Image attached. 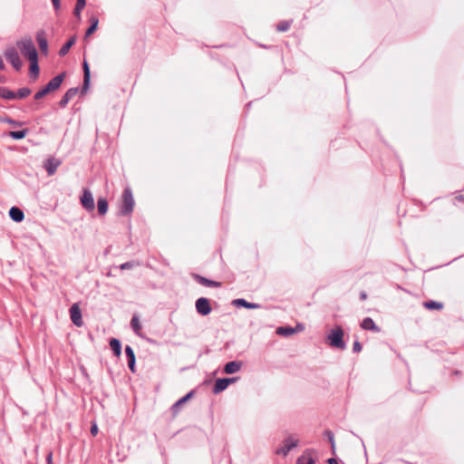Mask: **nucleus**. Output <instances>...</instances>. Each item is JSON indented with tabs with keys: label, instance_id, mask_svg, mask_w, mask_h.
Instances as JSON below:
<instances>
[{
	"label": "nucleus",
	"instance_id": "nucleus-13",
	"mask_svg": "<svg viewBox=\"0 0 464 464\" xmlns=\"http://www.w3.org/2000/svg\"><path fill=\"white\" fill-rule=\"evenodd\" d=\"M82 69H83V85H82V92H86L90 87V81H91V72L90 67L86 60L83 61L82 63Z\"/></svg>",
	"mask_w": 464,
	"mask_h": 464
},
{
	"label": "nucleus",
	"instance_id": "nucleus-36",
	"mask_svg": "<svg viewBox=\"0 0 464 464\" xmlns=\"http://www.w3.org/2000/svg\"><path fill=\"white\" fill-rule=\"evenodd\" d=\"M136 266V263L133 262V261H130V262H125L123 264H121L120 266V268L121 270H124V269H130V268H133L134 266Z\"/></svg>",
	"mask_w": 464,
	"mask_h": 464
},
{
	"label": "nucleus",
	"instance_id": "nucleus-43",
	"mask_svg": "<svg viewBox=\"0 0 464 464\" xmlns=\"http://www.w3.org/2000/svg\"><path fill=\"white\" fill-rule=\"evenodd\" d=\"M327 463L328 464H338V461L334 458H330L327 459Z\"/></svg>",
	"mask_w": 464,
	"mask_h": 464
},
{
	"label": "nucleus",
	"instance_id": "nucleus-32",
	"mask_svg": "<svg viewBox=\"0 0 464 464\" xmlns=\"http://www.w3.org/2000/svg\"><path fill=\"white\" fill-rule=\"evenodd\" d=\"M324 435L327 437L329 442L331 443V449L333 451V454L335 453V441H334V435L332 430H325Z\"/></svg>",
	"mask_w": 464,
	"mask_h": 464
},
{
	"label": "nucleus",
	"instance_id": "nucleus-1",
	"mask_svg": "<svg viewBox=\"0 0 464 464\" xmlns=\"http://www.w3.org/2000/svg\"><path fill=\"white\" fill-rule=\"evenodd\" d=\"M16 46L21 52V53L29 61L38 58L37 50L33 40L30 37H26L17 41Z\"/></svg>",
	"mask_w": 464,
	"mask_h": 464
},
{
	"label": "nucleus",
	"instance_id": "nucleus-7",
	"mask_svg": "<svg viewBox=\"0 0 464 464\" xmlns=\"http://www.w3.org/2000/svg\"><path fill=\"white\" fill-rule=\"evenodd\" d=\"M238 380V377H231V378H219L216 381L215 385L213 387V393L218 394L221 392L225 391L227 386Z\"/></svg>",
	"mask_w": 464,
	"mask_h": 464
},
{
	"label": "nucleus",
	"instance_id": "nucleus-19",
	"mask_svg": "<svg viewBox=\"0 0 464 464\" xmlns=\"http://www.w3.org/2000/svg\"><path fill=\"white\" fill-rule=\"evenodd\" d=\"M9 216L11 219L14 222H21L24 218V214L23 210H21L17 207H12L9 210Z\"/></svg>",
	"mask_w": 464,
	"mask_h": 464
},
{
	"label": "nucleus",
	"instance_id": "nucleus-29",
	"mask_svg": "<svg viewBox=\"0 0 464 464\" xmlns=\"http://www.w3.org/2000/svg\"><path fill=\"white\" fill-rule=\"evenodd\" d=\"M423 305L430 310H440L443 307V304L437 301H427L423 303Z\"/></svg>",
	"mask_w": 464,
	"mask_h": 464
},
{
	"label": "nucleus",
	"instance_id": "nucleus-26",
	"mask_svg": "<svg viewBox=\"0 0 464 464\" xmlns=\"http://www.w3.org/2000/svg\"><path fill=\"white\" fill-rule=\"evenodd\" d=\"M110 346L111 350L113 351V353L119 357L121 353V343L120 340L116 338H112L110 342Z\"/></svg>",
	"mask_w": 464,
	"mask_h": 464
},
{
	"label": "nucleus",
	"instance_id": "nucleus-40",
	"mask_svg": "<svg viewBox=\"0 0 464 464\" xmlns=\"http://www.w3.org/2000/svg\"><path fill=\"white\" fill-rule=\"evenodd\" d=\"M52 3H53V8L55 11L60 10V8H61V1L60 0H52Z\"/></svg>",
	"mask_w": 464,
	"mask_h": 464
},
{
	"label": "nucleus",
	"instance_id": "nucleus-49",
	"mask_svg": "<svg viewBox=\"0 0 464 464\" xmlns=\"http://www.w3.org/2000/svg\"><path fill=\"white\" fill-rule=\"evenodd\" d=\"M300 464H303V461H301Z\"/></svg>",
	"mask_w": 464,
	"mask_h": 464
},
{
	"label": "nucleus",
	"instance_id": "nucleus-22",
	"mask_svg": "<svg viewBox=\"0 0 464 464\" xmlns=\"http://www.w3.org/2000/svg\"><path fill=\"white\" fill-rule=\"evenodd\" d=\"M98 212L104 216L108 212V201L104 198H99L97 201Z\"/></svg>",
	"mask_w": 464,
	"mask_h": 464
},
{
	"label": "nucleus",
	"instance_id": "nucleus-47",
	"mask_svg": "<svg viewBox=\"0 0 464 464\" xmlns=\"http://www.w3.org/2000/svg\"><path fill=\"white\" fill-rule=\"evenodd\" d=\"M456 199L462 201V200H464V196H462V195L457 196Z\"/></svg>",
	"mask_w": 464,
	"mask_h": 464
},
{
	"label": "nucleus",
	"instance_id": "nucleus-28",
	"mask_svg": "<svg viewBox=\"0 0 464 464\" xmlns=\"http://www.w3.org/2000/svg\"><path fill=\"white\" fill-rule=\"evenodd\" d=\"M30 74L34 76V78H37L39 75V65H38V58L30 61Z\"/></svg>",
	"mask_w": 464,
	"mask_h": 464
},
{
	"label": "nucleus",
	"instance_id": "nucleus-46",
	"mask_svg": "<svg viewBox=\"0 0 464 464\" xmlns=\"http://www.w3.org/2000/svg\"><path fill=\"white\" fill-rule=\"evenodd\" d=\"M360 297L362 300H365L367 298L366 293H364V292L361 293Z\"/></svg>",
	"mask_w": 464,
	"mask_h": 464
},
{
	"label": "nucleus",
	"instance_id": "nucleus-27",
	"mask_svg": "<svg viewBox=\"0 0 464 464\" xmlns=\"http://www.w3.org/2000/svg\"><path fill=\"white\" fill-rule=\"evenodd\" d=\"M75 43V37H72L69 39L59 50V55L64 56L69 52L70 48L72 46V44Z\"/></svg>",
	"mask_w": 464,
	"mask_h": 464
},
{
	"label": "nucleus",
	"instance_id": "nucleus-44",
	"mask_svg": "<svg viewBox=\"0 0 464 464\" xmlns=\"http://www.w3.org/2000/svg\"><path fill=\"white\" fill-rule=\"evenodd\" d=\"M294 329H297V332L304 330V325L302 324H297Z\"/></svg>",
	"mask_w": 464,
	"mask_h": 464
},
{
	"label": "nucleus",
	"instance_id": "nucleus-15",
	"mask_svg": "<svg viewBox=\"0 0 464 464\" xmlns=\"http://www.w3.org/2000/svg\"><path fill=\"white\" fill-rule=\"evenodd\" d=\"M242 364L243 363L240 361L228 362L224 367V372L227 374L236 373L241 369Z\"/></svg>",
	"mask_w": 464,
	"mask_h": 464
},
{
	"label": "nucleus",
	"instance_id": "nucleus-30",
	"mask_svg": "<svg viewBox=\"0 0 464 464\" xmlns=\"http://www.w3.org/2000/svg\"><path fill=\"white\" fill-rule=\"evenodd\" d=\"M27 132L28 130L24 129L21 130L10 131L8 135L14 140H22L26 136Z\"/></svg>",
	"mask_w": 464,
	"mask_h": 464
},
{
	"label": "nucleus",
	"instance_id": "nucleus-11",
	"mask_svg": "<svg viewBox=\"0 0 464 464\" xmlns=\"http://www.w3.org/2000/svg\"><path fill=\"white\" fill-rule=\"evenodd\" d=\"M61 161L55 158H49L44 162V169H46L49 176L55 173L57 168L60 166Z\"/></svg>",
	"mask_w": 464,
	"mask_h": 464
},
{
	"label": "nucleus",
	"instance_id": "nucleus-20",
	"mask_svg": "<svg viewBox=\"0 0 464 464\" xmlns=\"http://www.w3.org/2000/svg\"><path fill=\"white\" fill-rule=\"evenodd\" d=\"M130 326L133 330V332L140 337H141V334H140V331H141V324L140 323V319L138 317V315H133L132 318H131V321H130Z\"/></svg>",
	"mask_w": 464,
	"mask_h": 464
},
{
	"label": "nucleus",
	"instance_id": "nucleus-17",
	"mask_svg": "<svg viewBox=\"0 0 464 464\" xmlns=\"http://www.w3.org/2000/svg\"><path fill=\"white\" fill-rule=\"evenodd\" d=\"M361 327L364 330L372 331L374 333H379L381 331L380 327L375 324L374 321L371 317L364 318L361 323Z\"/></svg>",
	"mask_w": 464,
	"mask_h": 464
},
{
	"label": "nucleus",
	"instance_id": "nucleus-16",
	"mask_svg": "<svg viewBox=\"0 0 464 464\" xmlns=\"http://www.w3.org/2000/svg\"><path fill=\"white\" fill-rule=\"evenodd\" d=\"M36 40L41 52L46 54L48 53V42L44 36V32L43 30L37 32Z\"/></svg>",
	"mask_w": 464,
	"mask_h": 464
},
{
	"label": "nucleus",
	"instance_id": "nucleus-3",
	"mask_svg": "<svg viewBox=\"0 0 464 464\" xmlns=\"http://www.w3.org/2000/svg\"><path fill=\"white\" fill-rule=\"evenodd\" d=\"M134 208V198L130 188H124L122 193V202L120 207V215H130Z\"/></svg>",
	"mask_w": 464,
	"mask_h": 464
},
{
	"label": "nucleus",
	"instance_id": "nucleus-41",
	"mask_svg": "<svg viewBox=\"0 0 464 464\" xmlns=\"http://www.w3.org/2000/svg\"><path fill=\"white\" fill-rule=\"evenodd\" d=\"M91 433L92 435L95 436L97 433H98V426L97 424H92V426L91 427Z\"/></svg>",
	"mask_w": 464,
	"mask_h": 464
},
{
	"label": "nucleus",
	"instance_id": "nucleus-14",
	"mask_svg": "<svg viewBox=\"0 0 464 464\" xmlns=\"http://www.w3.org/2000/svg\"><path fill=\"white\" fill-rule=\"evenodd\" d=\"M79 89L77 87L70 88L63 96L59 102V105L64 108L68 102L78 93Z\"/></svg>",
	"mask_w": 464,
	"mask_h": 464
},
{
	"label": "nucleus",
	"instance_id": "nucleus-38",
	"mask_svg": "<svg viewBox=\"0 0 464 464\" xmlns=\"http://www.w3.org/2000/svg\"><path fill=\"white\" fill-rule=\"evenodd\" d=\"M304 456L299 457V458L297 459V460H296V463H295V464H300V462H301V461H304ZM305 464H315V461H314V459L313 458H309V459H307V461H306V463H305Z\"/></svg>",
	"mask_w": 464,
	"mask_h": 464
},
{
	"label": "nucleus",
	"instance_id": "nucleus-34",
	"mask_svg": "<svg viewBox=\"0 0 464 464\" xmlns=\"http://www.w3.org/2000/svg\"><path fill=\"white\" fill-rule=\"evenodd\" d=\"M30 93H31V89H29L27 87H24V88L19 89L15 94H16V98L23 99V98H25L26 96H28Z\"/></svg>",
	"mask_w": 464,
	"mask_h": 464
},
{
	"label": "nucleus",
	"instance_id": "nucleus-23",
	"mask_svg": "<svg viewBox=\"0 0 464 464\" xmlns=\"http://www.w3.org/2000/svg\"><path fill=\"white\" fill-rule=\"evenodd\" d=\"M276 334L283 336H290L295 333H297V329H294L290 326H280L276 329Z\"/></svg>",
	"mask_w": 464,
	"mask_h": 464
},
{
	"label": "nucleus",
	"instance_id": "nucleus-10",
	"mask_svg": "<svg viewBox=\"0 0 464 464\" xmlns=\"http://www.w3.org/2000/svg\"><path fill=\"white\" fill-rule=\"evenodd\" d=\"M70 314H71V319L72 322L76 326H82L83 324L82 318V313L79 305L77 304H73L70 308Z\"/></svg>",
	"mask_w": 464,
	"mask_h": 464
},
{
	"label": "nucleus",
	"instance_id": "nucleus-12",
	"mask_svg": "<svg viewBox=\"0 0 464 464\" xmlns=\"http://www.w3.org/2000/svg\"><path fill=\"white\" fill-rule=\"evenodd\" d=\"M193 277L198 284L207 287H219L221 285L219 282L210 280L198 274H194Z\"/></svg>",
	"mask_w": 464,
	"mask_h": 464
},
{
	"label": "nucleus",
	"instance_id": "nucleus-4",
	"mask_svg": "<svg viewBox=\"0 0 464 464\" xmlns=\"http://www.w3.org/2000/svg\"><path fill=\"white\" fill-rule=\"evenodd\" d=\"M64 76H65V73L62 72V73L56 75L55 77H53V79H51V81L42 90L38 91L34 94V99L40 100L44 95H46L48 92L59 89V87L61 86V84L64 79Z\"/></svg>",
	"mask_w": 464,
	"mask_h": 464
},
{
	"label": "nucleus",
	"instance_id": "nucleus-45",
	"mask_svg": "<svg viewBox=\"0 0 464 464\" xmlns=\"http://www.w3.org/2000/svg\"><path fill=\"white\" fill-rule=\"evenodd\" d=\"M5 63L2 60V58H0V70H5Z\"/></svg>",
	"mask_w": 464,
	"mask_h": 464
},
{
	"label": "nucleus",
	"instance_id": "nucleus-25",
	"mask_svg": "<svg viewBox=\"0 0 464 464\" xmlns=\"http://www.w3.org/2000/svg\"><path fill=\"white\" fill-rule=\"evenodd\" d=\"M0 98L5 100H14L16 99V94L5 87H0Z\"/></svg>",
	"mask_w": 464,
	"mask_h": 464
},
{
	"label": "nucleus",
	"instance_id": "nucleus-6",
	"mask_svg": "<svg viewBox=\"0 0 464 464\" xmlns=\"http://www.w3.org/2000/svg\"><path fill=\"white\" fill-rule=\"evenodd\" d=\"M81 203L85 210L92 212L95 208V203L92 192L84 188L81 197Z\"/></svg>",
	"mask_w": 464,
	"mask_h": 464
},
{
	"label": "nucleus",
	"instance_id": "nucleus-31",
	"mask_svg": "<svg viewBox=\"0 0 464 464\" xmlns=\"http://www.w3.org/2000/svg\"><path fill=\"white\" fill-rule=\"evenodd\" d=\"M85 5H86V1L85 0L77 1L76 5H75L74 10H73V14L78 19L81 18V12L85 7Z\"/></svg>",
	"mask_w": 464,
	"mask_h": 464
},
{
	"label": "nucleus",
	"instance_id": "nucleus-18",
	"mask_svg": "<svg viewBox=\"0 0 464 464\" xmlns=\"http://www.w3.org/2000/svg\"><path fill=\"white\" fill-rule=\"evenodd\" d=\"M232 304L237 307H245L247 309H257L260 307L259 304L256 303H249L244 298L235 299Z\"/></svg>",
	"mask_w": 464,
	"mask_h": 464
},
{
	"label": "nucleus",
	"instance_id": "nucleus-48",
	"mask_svg": "<svg viewBox=\"0 0 464 464\" xmlns=\"http://www.w3.org/2000/svg\"><path fill=\"white\" fill-rule=\"evenodd\" d=\"M51 459H52V454L50 453L48 456V461H51Z\"/></svg>",
	"mask_w": 464,
	"mask_h": 464
},
{
	"label": "nucleus",
	"instance_id": "nucleus-42",
	"mask_svg": "<svg viewBox=\"0 0 464 464\" xmlns=\"http://www.w3.org/2000/svg\"><path fill=\"white\" fill-rule=\"evenodd\" d=\"M5 121L10 123V124H12V125H14V126L21 125V122L15 121H14L12 119H7Z\"/></svg>",
	"mask_w": 464,
	"mask_h": 464
},
{
	"label": "nucleus",
	"instance_id": "nucleus-8",
	"mask_svg": "<svg viewBox=\"0 0 464 464\" xmlns=\"http://www.w3.org/2000/svg\"><path fill=\"white\" fill-rule=\"evenodd\" d=\"M195 307L197 312L203 316L209 314L212 310L210 302L206 297H199L198 299H197Z\"/></svg>",
	"mask_w": 464,
	"mask_h": 464
},
{
	"label": "nucleus",
	"instance_id": "nucleus-33",
	"mask_svg": "<svg viewBox=\"0 0 464 464\" xmlns=\"http://www.w3.org/2000/svg\"><path fill=\"white\" fill-rule=\"evenodd\" d=\"M291 23L292 21H282L277 24L276 30L278 32H286L290 28Z\"/></svg>",
	"mask_w": 464,
	"mask_h": 464
},
{
	"label": "nucleus",
	"instance_id": "nucleus-5",
	"mask_svg": "<svg viewBox=\"0 0 464 464\" xmlns=\"http://www.w3.org/2000/svg\"><path fill=\"white\" fill-rule=\"evenodd\" d=\"M5 57L12 64V66L14 67V69L15 71L21 70V68L23 66V63L20 59L18 51L16 50L15 47H14V46L8 47L5 51Z\"/></svg>",
	"mask_w": 464,
	"mask_h": 464
},
{
	"label": "nucleus",
	"instance_id": "nucleus-9",
	"mask_svg": "<svg viewBox=\"0 0 464 464\" xmlns=\"http://www.w3.org/2000/svg\"><path fill=\"white\" fill-rule=\"evenodd\" d=\"M298 440H295L291 437L287 438L284 441V446L280 449H277L276 453L277 455H282L284 457L287 456L291 450L297 447Z\"/></svg>",
	"mask_w": 464,
	"mask_h": 464
},
{
	"label": "nucleus",
	"instance_id": "nucleus-39",
	"mask_svg": "<svg viewBox=\"0 0 464 464\" xmlns=\"http://www.w3.org/2000/svg\"><path fill=\"white\" fill-rule=\"evenodd\" d=\"M135 362L136 360H128V366L130 368V370L134 372H135Z\"/></svg>",
	"mask_w": 464,
	"mask_h": 464
},
{
	"label": "nucleus",
	"instance_id": "nucleus-35",
	"mask_svg": "<svg viewBox=\"0 0 464 464\" xmlns=\"http://www.w3.org/2000/svg\"><path fill=\"white\" fill-rule=\"evenodd\" d=\"M125 353H126V355L128 357V360H134L135 359L134 351H133V349L130 345H127L125 347Z\"/></svg>",
	"mask_w": 464,
	"mask_h": 464
},
{
	"label": "nucleus",
	"instance_id": "nucleus-37",
	"mask_svg": "<svg viewBox=\"0 0 464 464\" xmlns=\"http://www.w3.org/2000/svg\"><path fill=\"white\" fill-rule=\"evenodd\" d=\"M362 344H361V343L359 341L356 340V341L353 342V351L354 353H360L362 351Z\"/></svg>",
	"mask_w": 464,
	"mask_h": 464
},
{
	"label": "nucleus",
	"instance_id": "nucleus-24",
	"mask_svg": "<svg viewBox=\"0 0 464 464\" xmlns=\"http://www.w3.org/2000/svg\"><path fill=\"white\" fill-rule=\"evenodd\" d=\"M194 392L193 391L187 393L185 396L178 400L173 405H172V411H177L181 405H183L188 400H189L193 396Z\"/></svg>",
	"mask_w": 464,
	"mask_h": 464
},
{
	"label": "nucleus",
	"instance_id": "nucleus-21",
	"mask_svg": "<svg viewBox=\"0 0 464 464\" xmlns=\"http://www.w3.org/2000/svg\"><path fill=\"white\" fill-rule=\"evenodd\" d=\"M90 22H91V25L86 30L85 37L90 36L91 34H92L96 31V29L98 27V24H99V19L95 15H92L90 18Z\"/></svg>",
	"mask_w": 464,
	"mask_h": 464
},
{
	"label": "nucleus",
	"instance_id": "nucleus-2",
	"mask_svg": "<svg viewBox=\"0 0 464 464\" xmlns=\"http://www.w3.org/2000/svg\"><path fill=\"white\" fill-rule=\"evenodd\" d=\"M343 330L341 326L336 325L327 335L326 339L331 347L344 350L346 348V343L343 341Z\"/></svg>",
	"mask_w": 464,
	"mask_h": 464
}]
</instances>
